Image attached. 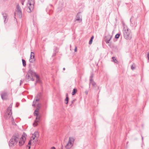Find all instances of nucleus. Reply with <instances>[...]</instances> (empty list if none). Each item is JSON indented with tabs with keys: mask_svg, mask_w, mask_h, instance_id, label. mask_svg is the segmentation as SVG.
Masks as SVG:
<instances>
[{
	"mask_svg": "<svg viewBox=\"0 0 149 149\" xmlns=\"http://www.w3.org/2000/svg\"><path fill=\"white\" fill-rule=\"evenodd\" d=\"M26 136V135L25 133H23L21 137H20L18 134H14L10 141L9 146L13 147L16 145L18 142L19 146H23L24 143Z\"/></svg>",
	"mask_w": 149,
	"mask_h": 149,
	"instance_id": "f257e3e1",
	"label": "nucleus"
},
{
	"mask_svg": "<svg viewBox=\"0 0 149 149\" xmlns=\"http://www.w3.org/2000/svg\"><path fill=\"white\" fill-rule=\"evenodd\" d=\"M40 107V104H38L37 105L36 109L35 110L34 113V116H36V120L33 124V126L34 127H36L40 119V116H38L39 111Z\"/></svg>",
	"mask_w": 149,
	"mask_h": 149,
	"instance_id": "f03ea898",
	"label": "nucleus"
},
{
	"mask_svg": "<svg viewBox=\"0 0 149 149\" xmlns=\"http://www.w3.org/2000/svg\"><path fill=\"white\" fill-rule=\"evenodd\" d=\"M39 136V134L38 132H35L32 134L30 140L29 141V144H31V145L34 146L37 141Z\"/></svg>",
	"mask_w": 149,
	"mask_h": 149,
	"instance_id": "7ed1b4c3",
	"label": "nucleus"
},
{
	"mask_svg": "<svg viewBox=\"0 0 149 149\" xmlns=\"http://www.w3.org/2000/svg\"><path fill=\"white\" fill-rule=\"evenodd\" d=\"M124 38L127 40H130L132 38V34L131 31L127 27L124 28L123 31Z\"/></svg>",
	"mask_w": 149,
	"mask_h": 149,
	"instance_id": "20e7f679",
	"label": "nucleus"
},
{
	"mask_svg": "<svg viewBox=\"0 0 149 149\" xmlns=\"http://www.w3.org/2000/svg\"><path fill=\"white\" fill-rule=\"evenodd\" d=\"M35 75H36V72L29 70L28 72L26 75V78L29 81H33L34 79L33 77H35Z\"/></svg>",
	"mask_w": 149,
	"mask_h": 149,
	"instance_id": "39448f33",
	"label": "nucleus"
},
{
	"mask_svg": "<svg viewBox=\"0 0 149 149\" xmlns=\"http://www.w3.org/2000/svg\"><path fill=\"white\" fill-rule=\"evenodd\" d=\"M34 2L33 0H29L27 3V11L30 13L33 10Z\"/></svg>",
	"mask_w": 149,
	"mask_h": 149,
	"instance_id": "423d86ee",
	"label": "nucleus"
},
{
	"mask_svg": "<svg viewBox=\"0 0 149 149\" xmlns=\"http://www.w3.org/2000/svg\"><path fill=\"white\" fill-rule=\"evenodd\" d=\"M74 140L73 138L69 137L68 142L65 146L66 149H70L72 148L73 145Z\"/></svg>",
	"mask_w": 149,
	"mask_h": 149,
	"instance_id": "0eeeda50",
	"label": "nucleus"
},
{
	"mask_svg": "<svg viewBox=\"0 0 149 149\" xmlns=\"http://www.w3.org/2000/svg\"><path fill=\"white\" fill-rule=\"evenodd\" d=\"M16 8L17 10L15 13V16H18L19 18H21L22 17V13L20 8L18 5L17 6Z\"/></svg>",
	"mask_w": 149,
	"mask_h": 149,
	"instance_id": "6e6552de",
	"label": "nucleus"
},
{
	"mask_svg": "<svg viewBox=\"0 0 149 149\" xmlns=\"http://www.w3.org/2000/svg\"><path fill=\"white\" fill-rule=\"evenodd\" d=\"M40 97V95L39 94L35 98L32 104L33 106H35V105L37 103V102L39 101Z\"/></svg>",
	"mask_w": 149,
	"mask_h": 149,
	"instance_id": "1a4fd4ad",
	"label": "nucleus"
},
{
	"mask_svg": "<svg viewBox=\"0 0 149 149\" xmlns=\"http://www.w3.org/2000/svg\"><path fill=\"white\" fill-rule=\"evenodd\" d=\"M35 60L34 53L32 52H31L29 61L30 62L33 63L35 61Z\"/></svg>",
	"mask_w": 149,
	"mask_h": 149,
	"instance_id": "9d476101",
	"label": "nucleus"
},
{
	"mask_svg": "<svg viewBox=\"0 0 149 149\" xmlns=\"http://www.w3.org/2000/svg\"><path fill=\"white\" fill-rule=\"evenodd\" d=\"M75 21H78L79 22H81L82 21V17L79 14L77 13L75 18Z\"/></svg>",
	"mask_w": 149,
	"mask_h": 149,
	"instance_id": "9b49d317",
	"label": "nucleus"
},
{
	"mask_svg": "<svg viewBox=\"0 0 149 149\" xmlns=\"http://www.w3.org/2000/svg\"><path fill=\"white\" fill-rule=\"evenodd\" d=\"M12 114V110L11 109V108H9L8 109H7V111L6 112V115L7 117V118H9L11 116V115Z\"/></svg>",
	"mask_w": 149,
	"mask_h": 149,
	"instance_id": "f8f14e48",
	"label": "nucleus"
},
{
	"mask_svg": "<svg viewBox=\"0 0 149 149\" xmlns=\"http://www.w3.org/2000/svg\"><path fill=\"white\" fill-rule=\"evenodd\" d=\"M1 96L2 99L3 100H6L7 98V93L5 92H2L1 94Z\"/></svg>",
	"mask_w": 149,
	"mask_h": 149,
	"instance_id": "ddd939ff",
	"label": "nucleus"
},
{
	"mask_svg": "<svg viewBox=\"0 0 149 149\" xmlns=\"http://www.w3.org/2000/svg\"><path fill=\"white\" fill-rule=\"evenodd\" d=\"M111 38L112 36L110 35H109L107 36L105 38V41L108 44L109 43Z\"/></svg>",
	"mask_w": 149,
	"mask_h": 149,
	"instance_id": "4468645a",
	"label": "nucleus"
},
{
	"mask_svg": "<svg viewBox=\"0 0 149 149\" xmlns=\"http://www.w3.org/2000/svg\"><path fill=\"white\" fill-rule=\"evenodd\" d=\"M35 77L36 78L37 82L40 83L41 82V80H40V79L39 78L38 76L36 73V75H35Z\"/></svg>",
	"mask_w": 149,
	"mask_h": 149,
	"instance_id": "2eb2a0df",
	"label": "nucleus"
},
{
	"mask_svg": "<svg viewBox=\"0 0 149 149\" xmlns=\"http://www.w3.org/2000/svg\"><path fill=\"white\" fill-rule=\"evenodd\" d=\"M69 98L68 97V94L67 93L66 95V98L65 100V104H68Z\"/></svg>",
	"mask_w": 149,
	"mask_h": 149,
	"instance_id": "dca6fc26",
	"label": "nucleus"
},
{
	"mask_svg": "<svg viewBox=\"0 0 149 149\" xmlns=\"http://www.w3.org/2000/svg\"><path fill=\"white\" fill-rule=\"evenodd\" d=\"M112 59H113V61L115 63H118V61L116 59V58L114 57H113L112 58Z\"/></svg>",
	"mask_w": 149,
	"mask_h": 149,
	"instance_id": "f3484780",
	"label": "nucleus"
},
{
	"mask_svg": "<svg viewBox=\"0 0 149 149\" xmlns=\"http://www.w3.org/2000/svg\"><path fill=\"white\" fill-rule=\"evenodd\" d=\"M93 38H94V36H92L91 37V39L89 41V44L91 45L92 43V42H93Z\"/></svg>",
	"mask_w": 149,
	"mask_h": 149,
	"instance_id": "a211bd4d",
	"label": "nucleus"
},
{
	"mask_svg": "<svg viewBox=\"0 0 149 149\" xmlns=\"http://www.w3.org/2000/svg\"><path fill=\"white\" fill-rule=\"evenodd\" d=\"M22 64L23 66L24 67L26 65L25 61L24 59H23L22 60Z\"/></svg>",
	"mask_w": 149,
	"mask_h": 149,
	"instance_id": "6ab92c4d",
	"label": "nucleus"
},
{
	"mask_svg": "<svg viewBox=\"0 0 149 149\" xmlns=\"http://www.w3.org/2000/svg\"><path fill=\"white\" fill-rule=\"evenodd\" d=\"M135 67H136L135 65L134 64H133L131 66V69L132 70H134L135 68Z\"/></svg>",
	"mask_w": 149,
	"mask_h": 149,
	"instance_id": "aec40b11",
	"label": "nucleus"
},
{
	"mask_svg": "<svg viewBox=\"0 0 149 149\" xmlns=\"http://www.w3.org/2000/svg\"><path fill=\"white\" fill-rule=\"evenodd\" d=\"M77 91V89L75 88H74L73 90V92L72 93V95H74V94L76 93Z\"/></svg>",
	"mask_w": 149,
	"mask_h": 149,
	"instance_id": "412c9836",
	"label": "nucleus"
},
{
	"mask_svg": "<svg viewBox=\"0 0 149 149\" xmlns=\"http://www.w3.org/2000/svg\"><path fill=\"white\" fill-rule=\"evenodd\" d=\"M90 84H92L93 86L95 87L96 85V83L94 81H92L90 83Z\"/></svg>",
	"mask_w": 149,
	"mask_h": 149,
	"instance_id": "4be33fe9",
	"label": "nucleus"
},
{
	"mask_svg": "<svg viewBox=\"0 0 149 149\" xmlns=\"http://www.w3.org/2000/svg\"><path fill=\"white\" fill-rule=\"evenodd\" d=\"M7 16H6L3 17V19H4V22L5 23H6L7 22V20H6V19L7 18Z\"/></svg>",
	"mask_w": 149,
	"mask_h": 149,
	"instance_id": "5701e85b",
	"label": "nucleus"
},
{
	"mask_svg": "<svg viewBox=\"0 0 149 149\" xmlns=\"http://www.w3.org/2000/svg\"><path fill=\"white\" fill-rule=\"evenodd\" d=\"M31 146H33V145H31V144H29V142L28 143V145L27 146V147L29 148L28 149H30V147Z\"/></svg>",
	"mask_w": 149,
	"mask_h": 149,
	"instance_id": "b1692460",
	"label": "nucleus"
},
{
	"mask_svg": "<svg viewBox=\"0 0 149 149\" xmlns=\"http://www.w3.org/2000/svg\"><path fill=\"white\" fill-rule=\"evenodd\" d=\"M119 36L120 34H117L115 36V38L117 39L118 38H119Z\"/></svg>",
	"mask_w": 149,
	"mask_h": 149,
	"instance_id": "393cba45",
	"label": "nucleus"
},
{
	"mask_svg": "<svg viewBox=\"0 0 149 149\" xmlns=\"http://www.w3.org/2000/svg\"><path fill=\"white\" fill-rule=\"evenodd\" d=\"M93 76H91L90 77V83L92 81H93V80L92 79Z\"/></svg>",
	"mask_w": 149,
	"mask_h": 149,
	"instance_id": "a878e982",
	"label": "nucleus"
},
{
	"mask_svg": "<svg viewBox=\"0 0 149 149\" xmlns=\"http://www.w3.org/2000/svg\"><path fill=\"white\" fill-rule=\"evenodd\" d=\"M2 15H3V17L6 16H7V14L5 13H3Z\"/></svg>",
	"mask_w": 149,
	"mask_h": 149,
	"instance_id": "bb28decb",
	"label": "nucleus"
},
{
	"mask_svg": "<svg viewBox=\"0 0 149 149\" xmlns=\"http://www.w3.org/2000/svg\"><path fill=\"white\" fill-rule=\"evenodd\" d=\"M77 47L76 46H75V47L74 50V51L75 52H77Z\"/></svg>",
	"mask_w": 149,
	"mask_h": 149,
	"instance_id": "cd10ccee",
	"label": "nucleus"
},
{
	"mask_svg": "<svg viewBox=\"0 0 149 149\" xmlns=\"http://www.w3.org/2000/svg\"><path fill=\"white\" fill-rule=\"evenodd\" d=\"M147 58L148 59V60H149V52L147 54Z\"/></svg>",
	"mask_w": 149,
	"mask_h": 149,
	"instance_id": "c85d7f7f",
	"label": "nucleus"
},
{
	"mask_svg": "<svg viewBox=\"0 0 149 149\" xmlns=\"http://www.w3.org/2000/svg\"><path fill=\"white\" fill-rule=\"evenodd\" d=\"M22 83V80H20V85H21Z\"/></svg>",
	"mask_w": 149,
	"mask_h": 149,
	"instance_id": "c756f323",
	"label": "nucleus"
},
{
	"mask_svg": "<svg viewBox=\"0 0 149 149\" xmlns=\"http://www.w3.org/2000/svg\"><path fill=\"white\" fill-rule=\"evenodd\" d=\"M50 149H56V148L54 147H52Z\"/></svg>",
	"mask_w": 149,
	"mask_h": 149,
	"instance_id": "7c9ffc66",
	"label": "nucleus"
},
{
	"mask_svg": "<svg viewBox=\"0 0 149 149\" xmlns=\"http://www.w3.org/2000/svg\"><path fill=\"white\" fill-rule=\"evenodd\" d=\"M63 70H65V68H63Z\"/></svg>",
	"mask_w": 149,
	"mask_h": 149,
	"instance_id": "2f4dec72",
	"label": "nucleus"
},
{
	"mask_svg": "<svg viewBox=\"0 0 149 149\" xmlns=\"http://www.w3.org/2000/svg\"><path fill=\"white\" fill-rule=\"evenodd\" d=\"M22 5H23V3H22Z\"/></svg>",
	"mask_w": 149,
	"mask_h": 149,
	"instance_id": "473e14b6",
	"label": "nucleus"
}]
</instances>
